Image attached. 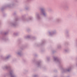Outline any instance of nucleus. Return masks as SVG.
I'll return each mask as SVG.
<instances>
[{"instance_id": "1", "label": "nucleus", "mask_w": 77, "mask_h": 77, "mask_svg": "<svg viewBox=\"0 0 77 77\" xmlns=\"http://www.w3.org/2000/svg\"><path fill=\"white\" fill-rule=\"evenodd\" d=\"M4 69H6L7 70H9L11 77H17V75L14 73V71L11 69L10 65L5 66L4 68Z\"/></svg>"}, {"instance_id": "2", "label": "nucleus", "mask_w": 77, "mask_h": 77, "mask_svg": "<svg viewBox=\"0 0 77 77\" xmlns=\"http://www.w3.org/2000/svg\"><path fill=\"white\" fill-rule=\"evenodd\" d=\"M15 2H12L11 4H9L6 5L4 7L2 8L1 10L3 11L5 8H11L13 6H15Z\"/></svg>"}, {"instance_id": "3", "label": "nucleus", "mask_w": 77, "mask_h": 77, "mask_svg": "<svg viewBox=\"0 0 77 77\" xmlns=\"http://www.w3.org/2000/svg\"><path fill=\"white\" fill-rule=\"evenodd\" d=\"M45 8H41L40 9V15H43L44 17H46L47 16V13L44 10Z\"/></svg>"}, {"instance_id": "4", "label": "nucleus", "mask_w": 77, "mask_h": 77, "mask_svg": "<svg viewBox=\"0 0 77 77\" xmlns=\"http://www.w3.org/2000/svg\"><path fill=\"white\" fill-rule=\"evenodd\" d=\"M54 61L57 63L58 64H60L62 63V61L58 59L56 57H54Z\"/></svg>"}, {"instance_id": "5", "label": "nucleus", "mask_w": 77, "mask_h": 77, "mask_svg": "<svg viewBox=\"0 0 77 77\" xmlns=\"http://www.w3.org/2000/svg\"><path fill=\"white\" fill-rule=\"evenodd\" d=\"M17 21H18V19L17 18L14 21L10 23V25L11 26V27H16L17 25Z\"/></svg>"}, {"instance_id": "6", "label": "nucleus", "mask_w": 77, "mask_h": 77, "mask_svg": "<svg viewBox=\"0 0 77 77\" xmlns=\"http://www.w3.org/2000/svg\"><path fill=\"white\" fill-rule=\"evenodd\" d=\"M11 57V55L10 54H8L5 57H3L2 58V60H4V61H5V60H8L10 59Z\"/></svg>"}, {"instance_id": "7", "label": "nucleus", "mask_w": 77, "mask_h": 77, "mask_svg": "<svg viewBox=\"0 0 77 77\" xmlns=\"http://www.w3.org/2000/svg\"><path fill=\"white\" fill-rule=\"evenodd\" d=\"M56 33V30H53L51 31V32H49V36H51L54 35H55Z\"/></svg>"}, {"instance_id": "8", "label": "nucleus", "mask_w": 77, "mask_h": 77, "mask_svg": "<svg viewBox=\"0 0 77 77\" xmlns=\"http://www.w3.org/2000/svg\"><path fill=\"white\" fill-rule=\"evenodd\" d=\"M36 17L37 20H40V19H41V17H40V16H39V14L37 13L36 14Z\"/></svg>"}, {"instance_id": "9", "label": "nucleus", "mask_w": 77, "mask_h": 77, "mask_svg": "<svg viewBox=\"0 0 77 77\" xmlns=\"http://www.w3.org/2000/svg\"><path fill=\"white\" fill-rule=\"evenodd\" d=\"M17 54L18 55H19V56H22V51L21 50H19L17 51Z\"/></svg>"}, {"instance_id": "10", "label": "nucleus", "mask_w": 77, "mask_h": 77, "mask_svg": "<svg viewBox=\"0 0 77 77\" xmlns=\"http://www.w3.org/2000/svg\"><path fill=\"white\" fill-rule=\"evenodd\" d=\"M41 65V61L38 62L37 63V65L38 67H40Z\"/></svg>"}, {"instance_id": "11", "label": "nucleus", "mask_w": 77, "mask_h": 77, "mask_svg": "<svg viewBox=\"0 0 77 77\" xmlns=\"http://www.w3.org/2000/svg\"><path fill=\"white\" fill-rule=\"evenodd\" d=\"M2 40L3 41H8V39L5 38L4 37H3L2 38H1V37H0V41Z\"/></svg>"}, {"instance_id": "12", "label": "nucleus", "mask_w": 77, "mask_h": 77, "mask_svg": "<svg viewBox=\"0 0 77 77\" xmlns=\"http://www.w3.org/2000/svg\"><path fill=\"white\" fill-rule=\"evenodd\" d=\"M33 19V17H29V18H27L26 19V21H30V20H32Z\"/></svg>"}, {"instance_id": "13", "label": "nucleus", "mask_w": 77, "mask_h": 77, "mask_svg": "<svg viewBox=\"0 0 77 77\" xmlns=\"http://www.w3.org/2000/svg\"><path fill=\"white\" fill-rule=\"evenodd\" d=\"M63 71L64 72H68V69H63Z\"/></svg>"}, {"instance_id": "14", "label": "nucleus", "mask_w": 77, "mask_h": 77, "mask_svg": "<svg viewBox=\"0 0 77 77\" xmlns=\"http://www.w3.org/2000/svg\"><path fill=\"white\" fill-rule=\"evenodd\" d=\"M65 34L66 35V36H67V35H68V31H67V30H65Z\"/></svg>"}, {"instance_id": "15", "label": "nucleus", "mask_w": 77, "mask_h": 77, "mask_svg": "<svg viewBox=\"0 0 77 77\" xmlns=\"http://www.w3.org/2000/svg\"><path fill=\"white\" fill-rule=\"evenodd\" d=\"M60 21V19H57L56 20V21H57V22L58 23H59V22Z\"/></svg>"}, {"instance_id": "16", "label": "nucleus", "mask_w": 77, "mask_h": 77, "mask_svg": "<svg viewBox=\"0 0 77 77\" xmlns=\"http://www.w3.org/2000/svg\"><path fill=\"white\" fill-rule=\"evenodd\" d=\"M14 35H15V36H17V35H18V33H17V32H15L14 33Z\"/></svg>"}, {"instance_id": "17", "label": "nucleus", "mask_w": 77, "mask_h": 77, "mask_svg": "<svg viewBox=\"0 0 77 77\" xmlns=\"http://www.w3.org/2000/svg\"><path fill=\"white\" fill-rule=\"evenodd\" d=\"M26 38H27V39H29V38H30V36L28 35L26 37Z\"/></svg>"}, {"instance_id": "18", "label": "nucleus", "mask_w": 77, "mask_h": 77, "mask_svg": "<svg viewBox=\"0 0 77 77\" xmlns=\"http://www.w3.org/2000/svg\"><path fill=\"white\" fill-rule=\"evenodd\" d=\"M4 35H7V34H8V32H5L4 33Z\"/></svg>"}, {"instance_id": "19", "label": "nucleus", "mask_w": 77, "mask_h": 77, "mask_svg": "<svg viewBox=\"0 0 77 77\" xmlns=\"http://www.w3.org/2000/svg\"><path fill=\"white\" fill-rule=\"evenodd\" d=\"M29 9V7H26L25 8V9L26 10H28Z\"/></svg>"}, {"instance_id": "20", "label": "nucleus", "mask_w": 77, "mask_h": 77, "mask_svg": "<svg viewBox=\"0 0 77 77\" xmlns=\"http://www.w3.org/2000/svg\"><path fill=\"white\" fill-rule=\"evenodd\" d=\"M71 68H70L69 69H68V72H69V71H71Z\"/></svg>"}, {"instance_id": "21", "label": "nucleus", "mask_w": 77, "mask_h": 77, "mask_svg": "<svg viewBox=\"0 0 77 77\" xmlns=\"http://www.w3.org/2000/svg\"><path fill=\"white\" fill-rule=\"evenodd\" d=\"M61 48V45H59L57 46L58 48Z\"/></svg>"}, {"instance_id": "22", "label": "nucleus", "mask_w": 77, "mask_h": 77, "mask_svg": "<svg viewBox=\"0 0 77 77\" xmlns=\"http://www.w3.org/2000/svg\"><path fill=\"white\" fill-rule=\"evenodd\" d=\"M64 51H65V52H67V51H68V49H65L64 50Z\"/></svg>"}, {"instance_id": "23", "label": "nucleus", "mask_w": 77, "mask_h": 77, "mask_svg": "<svg viewBox=\"0 0 77 77\" xmlns=\"http://www.w3.org/2000/svg\"><path fill=\"white\" fill-rule=\"evenodd\" d=\"M45 43V41H43L42 42V44H44Z\"/></svg>"}, {"instance_id": "24", "label": "nucleus", "mask_w": 77, "mask_h": 77, "mask_svg": "<svg viewBox=\"0 0 77 77\" xmlns=\"http://www.w3.org/2000/svg\"><path fill=\"white\" fill-rule=\"evenodd\" d=\"M55 52H56L55 51H52V53H55Z\"/></svg>"}, {"instance_id": "25", "label": "nucleus", "mask_w": 77, "mask_h": 77, "mask_svg": "<svg viewBox=\"0 0 77 77\" xmlns=\"http://www.w3.org/2000/svg\"><path fill=\"white\" fill-rule=\"evenodd\" d=\"M34 77H37V75H35L33 76Z\"/></svg>"}, {"instance_id": "26", "label": "nucleus", "mask_w": 77, "mask_h": 77, "mask_svg": "<svg viewBox=\"0 0 77 77\" xmlns=\"http://www.w3.org/2000/svg\"><path fill=\"white\" fill-rule=\"evenodd\" d=\"M31 0H27V1H28V2H29V1H31Z\"/></svg>"}, {"instance_id": "27", "label": "nucleus", "mask_w": 77, "mask_h": 77, "mask_svg": "<svg viewBox=\"0 0 77 77\" xmlns=\"http://www.w3.org/2000/svg\"><path fill=\"white\" fill-rule=\"evenodd\" d=\"M66 43H65V45H66Z\"/></svg>"}, {"instance_id": "28", "label": "nucleus", "mask_w": 77, "mask_h": 77, "mask_svg": "<svg viewBox=\"0 0 77 77\" xmlns=\"http://www.w3.org/2000/svg\"><path fill=\"white\" fill-rule=\"evenodd\" d=\"M49 58H48V59H49Z\"/></svg>"}, {"instance_id": "29", "label": "nucleus", "mask_w": 77, "mask_h": 77, "mask_svg": "<svg viewBox=\"0 0 77 77\" xmlns=\"http://www.w3.org/2000/svg\"><path fill=\"white\" fill-rule=\"evenodd\" d=\"M66 45H67V43L66 44Z\"/></svg>"}]
</instances>
